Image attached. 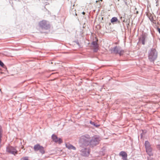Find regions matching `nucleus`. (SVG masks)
Segmentation results:
<instances>
[{
  "mask_svg": "<svg viewBox=\"0 0 160 160\" xmlns=\"http://www.w3.org/2000/svg\"><path fill=\"white\" fill-rule=\"evenodd\" d=\"M99 141V138L98 137H93L90 139L85 136H82L80 139L79 142L85 145L90 144L91 145L95 146L98 144Z\"/></svg>",
  "mask_w": 160,
  "mask_h": 160,
  "instance_id": "f257e3e1",
  "label": "nucleus"
},
{
  "mask_svg": "<svg viewBox=\"0 0 160 160\" xmlns=\"http://www.w3.org/2000/svg\"><path fill=\"white\" fill-rule=\"evenodd\" d=\"M148 58L151 61H154L157 58V52L154 48H152L148 54Z\"/></svg>",
  "mask_w": 160,
  "mask_h": 160,
  "instance_id": "f03ea898",
  "label": "nucleus"
},
{
  "mask_svg": "<svg viewBox=\"0 0 160 160\" xmlns=\"http://www.w3.org/2000/svg\"><path fill=\"white\" fill-rule=\"evenodd\" d=\"M145 146L146 151L148 154L150 156L152 155V149L151 147L149 142L148 141H146L145 143Z\"/></svg>",
  "mask_w": 160,
  "mask_h": 160,
  "instance_id": "7ed1b4c3",
  "label": "nucleus"
},
{
  "mask_svg": "<svg viewBox=\"0 0 160 160\" xmlns=\"http://www.w3.org/2000/svg\"><path fill=\"white\" fill-rule=\"evenodd\" d=\"M33 149L35 151H39L42 154H43L45 153L44 147L39 144H38L35 145L33 147Z\"/></svg>",
  "mask_w": 160,
  "mask_h": 160,
  "instance_id": "20e7f679",
  "label": "nucleus"
},
{
  "mask_svg": "<svg viewBox=\"0 0 160 160\" xmlns=\"http://www.w3.org/2000/svg\"><path fill=\"white\" fill-rule=\"evenodd\" d=\"M40 28L42 30L47 29L49 27V25L45 21H42L39 23Z\"/></svg>",
  "mask_w": 160,
  "mask_h": 160,
  "instance_id": "39448f33",
  "label": "nucleus"
},
{
  "mask_svg": "<svg viewBox=\"0 0 160 160\" xmlns=\"http://www.w3.org/2000/svg\"><path fill=\"white\" fill-rule=\"evenodd\" d=\"M6 151L7 152L15 155L18 153V151L14 147L9 146L7 148Z\"/></svg>",
  "mask_w": 160,
  "mask_h": 160,
  "instance_id": "423d86ee",
  "label": "nucleus"
},
{
  "mask_svg": "<svg viewBox=\"0 0 160 160\" xmlns=\"http://www.w3.org/2000/svg\"><path fill=\"white\" fill-rule=\"evenodd\" d=\"M93 41L91 44V47L95 51H96L98 47V45L97 44V42L98 41V39L96 38H95L94 40L93 39Z\"/></svg>",
  "mask_w": 160,
  "mask_h": 160,
  "instance_id": "0eeeda50",
  "label": "nucleus"
},
{
  "mask_svg": "<svg viewBox=\"0 0 160 160\" xmlns=\"http://www.w3.org/2000/svg\"><path fill=\"white\" fill-rule=\"evenodd\" d=\"M52 138L53 141L56 143L61 144L62 142L61 139L58 138L57 136L55 134H53L52 135Z\"/></svg>",
  "mask_w": 160,
  "mask_h": 160,
  "instance_id": "6e6552de",
  "label": "nucleus"
},
{
  "mask_svg": "<svg viewBox=\"0 0 160 160\" xmlns=\"http://www.w3.org/2000/svg\"><path fill=\"white\" fill-rule=\"evenodd\" d=\"M114 52L116 53H119L121 55L124 52L123 50H122L120 47H116L114 49Z\"/></svg>",
  "mask_w": 160,
  "mask_h": 160,
  "instance_id": "1a4fd4ad",
  "label": "nucleus"
},
{
  "mask_svg": "<svg viewBox=\"0 0 160 160\" xmlns=\"http://www.w3.org/2000/svg\"><path fill=\"white\" fill-rule=\"evenodd\" d=\"M147 35V34L146 33H142L141 37L140 38V40L142 41V43L143 44H145V41Z\"/></svg>",
  "mask_w": 160,
  "mask_h": 160,
  "instance_id": "9d476101",
  "label": "nucleus"
},
{
  "mask_svg": "<svg viewBox=\"0 0 160 160\" xmlns=\"http://www.w3.org/2000/svg\"><path fill=\"white\" fill-rule=\"evenodd\" d=\"M120 156L122 157V159L123 160H127V154L124 151H121L119 153Z\"/></svg>",
  "mask_w": 160,
  "mask_h": 160,
  "instance_id": "9b49d317",
  "label": "nucleus"
},
{
  "mask_svg": "<svg viewBox=\"0 0 160 160\" xmlns=\"http://www.w3.org/2000/svg\"><path fill=\"white\" fill-rule=\"evenodd\" d=\"M66 147L69 149L75 150L76 148L72 145L70 144L69 143L66 144Z\"/></svg>",
  "mask_w": 160,
  "mask_h": 160,
  "instance_id": "f8f14e48",
  "label": "nucleus"
},
{
  "mask_svg": "<svg viewBox=\"0 0 160 160\" xmlns=\"http://www.w3.org/2000/svg\"><path fill=\"white\" fill-rule=\"evenodd\" d=\"M2 135V127L0 126V144H1V138ZM1 147V144H0V148Z\"/></svg>",
  "mask_w": 160,
  "mask_h": 160,
  "instance_id": "ddd939ff",
  "label": "nucleus"
},
{
  "mask_svg": "<svg viewBox=\"0 0 160 160\" xmlns=\"http://www.w3.org/2000/svg\"><path fill=\"white\" fill-rule=\"evenodd\" d=\"M118 21V19L116 17L112 18L111 20V22L112 23H113L114 22H117Z\"/></svg>",
  "mask_w": 160,
  "mask_h": 160,
  "instance_id": "4468645a",
  "label": "nucleus"
},
{
  "mask_svg": "<svg viewBox=\"0 0 160 160\" xmlns=\"http://www.w3.org/2000/svg\"><path fill=\"white\" fill-rule=\"evenodd\" d=\"M85 150L86 151V152L84 153V155L85 156H88L89 154V151L87 149H85Z\"/></svg>",
  "mask_w": 160,
  "mask_h": 160,
  "instance_id": "2eb2a0df",
  "label": "nucleus"
},
{
  "mask_svg": "<svg viewBox=\"0 0 160 160\" xmlns=\"http://www.w3.org/2000/svg\"><path fill=\"white\" fill-rule=\"evenodd\" d=\"M23 160H29L28 157H24L22 158Z\"/></svg>",
  "mask_w": 160,
  "mask_h": 160,
  "instance_id": "dca6fc26",
  "label": "nucleus"
},
{
  "mask_svg": "<svg viewBox=\"0 0 160 160\" xmlns=\"http://www.w3.org/2000/svg\"><path fill=\"white\" fill-rule=\"evenodd\" d=\"M0 65L2 67H3L4 65L3 63L1 60H0Z\"/></svg>",
  "mask_w": 160,
  "mask_h": 160,
  "instance_id": "f3484780",
  "label": "nucleus"
},
{
  "mask_svg": "<svg viewBox=\"0 0 160 160\" xmlns=\"http://www.w3.org/2000/svg\"><path fill=\"white\" fill-rule=\"evenodd\" d=\"M90 122L91 124H92V125H95V124H94V122H92V121H90Z\"/></svg>",
  "mask_w": 160,
  "mask_h": 160,
  "instance_id": "a211bd4d",
  "label": "nucleus"
},
{
  "mask_svg": "<svg viewBox=\"0 0 160 160\" xmlns=\"http://www.w3.org/2000/svg\"><path fill=\"white\" fill-rule=\"evenodd\" d=\"M157 148L159 149H160V145H158L157 146Z\"/></svg>",
  "mask_w": 160,
  "mask_h": 160,
  "instance_id": "6ab92c4d",
  "label": "nucleus"
},
{
  "mask_svg": "<svg viewBox=\"0 0 160 160\" xmlns=\"http://www.w3.org/2000/svg\"><path fill=\"white\" fill-rule=\"evenodd\" d=\"M82 14H83V15H85V12H82Z\"/></svg>",
  "mask_w": 160,
  "mask_h": 160,
  "instance_id": "aec40b11",
  "label": "nucleus"
},
{
  "mask_svg": "<svg viewBox=\"0 0 160 160\" xmlns=\"http://www.w3.org/2000/svg\"><path fill=\"white\" fill-rule=\"evenodd\" d=\"M136 13H137V14H138V11H137V12H136Z\"/></svg>",
  "mask_w": 160,
  "mask_h": 160,
  "instance_id": "412c9836",
  "label": "nucleus"
},
{
  "mask_svg": "<svg viewBox=\"0 0 160 160\" xmlns=\"http://www.w3.org/2000/svg\"><path fill=\"white\" fill-rule=\"evenodd\" d=\"M102 1V0H100V1Z\"/></svg>",
  "mask_w": 160,
  "mask_h": 160,
  "instance_id": "4be33fe9",
  "label": "nucleus"
}]
</instances>
